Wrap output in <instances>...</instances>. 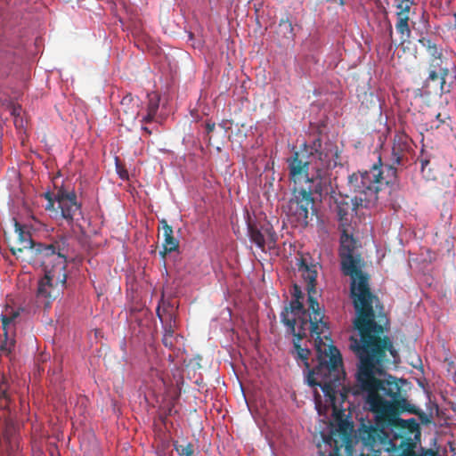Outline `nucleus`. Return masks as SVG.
I'll use <instances>...</instances> for the list:
<instances>
[{"label": "nucleus", "instance_id": "6", "mask_svg": "<svg viewBox=\"0 0 456 456\" xmlns=\"http://www.w3.org/2000/svg\"><path fill=\"white\" fill-rule=\"evenodd\" d=\"M14 228L17 233L15 245L10 248L17 258H22L33 265L52 264V258L58 253H69V245L66 237H61L50 244L35 243L29 232L14 219Z\"/></svg>", "mask_w": 456, "mask_h": 456}, {"label": "nucleus", "instance_id": "10", "mask_svg": "<svg viewBox=\"0 0 456 456\" xmlns=\"http://www.w3.org/2000/svg\"><path fill=\"white\" fill-rule=\"evenodd\" d=\"M353 425L348 420H339L338 428L331 431L328 443L333 447L331 456H342L341 450H345L346 456H354V439L352 436Z\"/></svg>", "mask_w": 456, "mask_h": 456}, {"label": "nucleus", "instance_id": "14", "mask_svg": "<svg viewBox=\"0 0 456 456\" xmlns=\"http://www.w3.org/2000/svg\"><path fill=\"white\" fill-rule=\"evenodd\" d=\"M248 233L250 240L256 244L262 251L265 250V246L269 248L275 247L277 235L273 231L272 227L261 226L257 224L248 221Z\"/></svg>", "mask_w": 456, "mask_h": 456}, {"label": "nucleus", "instance_id": "1", "mask_svg": "<svg viewBox=\"0 0 456 456\" xmlns=\"http://www.w3.org/2000/svg\"><path fill=\"white\" fill-rule=\"evenodd\" d=\"M373 312L375 313L374 310ZM355 314H357L356 312ZM381 319H383V316H380V319L377 322L374 314V322L380 325L383 330L380 338H387L390 343L386 345V348L383 349L382 355L379 359L373 358L370 355L371 353H367L369 361L365 362L363 355L360 354V352L354 347H352L353 340L358 342L361 338L360 332L354 326V322H353L354 329L357 334L356 336L351 335L349 338L348 347L359 360L356 373L357 387L353 390V394L357 395L360 391L366 392V405L374 413V423H361L358 428V436L361 438L363 429L372 428L379 430L377 432L379 436H402L403 435H413L414 437L420 436V427L415 419H403L399 417L400 413L404 411L416 413V410L414 406L408 403L407 399L402 397L401 387L397 382L388 379L382 380L375 376L383 372L384 363L387 361V352H389L393 357L396 354L393 342L387 336L384 335L385 328Z\"/></svg>", "mask_w": 456, "mask_h": 456}, {"label": "nucleus", "instance_id": "2", "mask_svg": "<svg viewBox=\"0 0 456 456\" xmlns=\"http://www.w3.org/2000/svg\"><path fill=\"white\" fill-rule=\"evenodd\" d=\"M324 315H314L313 322L301 321L297 330L289 331L293 338V354L296 361L307 370L306 382L312 387H320L326 402L333 412L338 411V395L341 403L346 397L343 386L345 371L342 355L331 344L329 327Z\"/></svg>", "mask_w": 456, "mask_h": 456}, {"label": "nucleus", "instance_id": "32", "mask_svg": "<svg viewBox=\"0 0 456 456\" xmlns=\"http://www.w3.org/2000/svg\"><path fill=\"white\" fill-rule=\"evenodd\" d=\"M45 198L47 200V201H49V198H53V197H52L50 192H45Z\"/></svg>", "mask_w": 456, "mask_h": 456}, {"label": "nucleus", "instance_id": "24", "mask_svg": "<svg viewBox=\"0 0 456 456\" xmlns=\"http://www.w3.org/2000/svg\"><path fill=\"white\" fill-rule=\"evenodd\" d=\"M418 41L423 47L426 48L428 53L430 56V59L443 58L442 48L438 47V45L430 38L421 37Z\"/></svg>", "mask_w": 456, "mask_h": 456}, {"label": "nucleus", "instance_id": "30", "mask_svg": "<svg viewBox=\"0 0 456 456\" xmlns=\"http://www.w3.org/2000/svg\"><path fill=\"white\" fill-rule=\"evenodd\" d=\"M215 126H216L215 123H207V125H206V130H207V132H208V133H211V132H213V131H214V129H215Z\"/></svg>", "mask_w": 456, "mask_h": 456}, {"label": "nucleus", "instance_id": "23", "mask_svg": "<svg viewBox=\"0 0 456 456\" xmlns=\"http://www.w3.org/2000/svg\"><path fill=\"white\" fill-rule=\"evenodd\" d=\"M278 37L293 41L295 38L294 27L289 20V17L282 18L279 21L277 31Z\"/></svg>", "mask_w": 456, "mask_h": 456}, {"label": "nucleus", "instance_id": "15", "mask_svg": "<svg viewBox=\"0 0 456 456\" xmlns=\"http://www.w3.org/2000/svg\"><path fill=\"white\" fill-rule=\"evenodd\" d=\"M20 315L18 310H14L12 306L6 305L5 309L0 315L2 321V328L4 330V339L1 341L0 350L3 353H11L14 346V338H12V328L14 326V321Z\"/></svg>", "mask_w": 456, "mask_h": 456}, {"label": "nucleus", "instance_id": "29", "mask_svg": "<svg viewBox=\"0 0 456 456\" xmlns=\"http://www.w3.org/2000/svg\"><path fill=\"white\" fill-rule=\"evenodd\" d=\"M56 200L55 198H49V201H47V204L45 205V210H55L54 205H55Z\"/></svg>", "mask_w": 456, "mask_h": 456}, {"label": "nucleus", "instance_id": "25", "mask_svg": "<svg viewBox=\"0 0 456 456\" xmlns=\"http://www.w3.org/2000/svg\"><path fill=\"white\" fill-rule=\"evenodd\" d=\"M173 445L179 456H195L194 444L191 442L185 440L175 441Z\"/></svg>", "mask_w": 456, "mask_h": 456}, {"label": "nucleus", "instance_id": "17", "mask_svg": "<svg viewBox=\"0 0 456 456\" xmlns=\"http://www.w3.org/2000/svg\"><path fill=\"white\" fill-rule=\"evenodd\" d=\"M412 2L411 0H400L396 4V17L397 22L395 28L401 35L403 41H406L411 36V29L409 27V12Z\"/></svg>", "mask_w": 456, "mask_h": 456}, {"label": "nucleus", "instance_id": "16", "mask_svg": "<svg viewBox=\"0 0 456 456\" xmlns=\"http://www.w3.org/2000/svg\"><path fill=\"white\" fill-rule=\"evenodd\" d=\"M55 200L61 210V216L68 222L71 223L76 215L80 214V205L77 201L74 191L60 189L55 195Z\"/></svg>", "mask_w": 456, "mask_h": 456}, {"label": "nucleus", "instance_id": "31", "mask_svg": "<svg viewBox=\"0 0 456 456\" xmlns=\"http://www.w3.org/2000/svg\"><path fill=\"white\" fill-rule=\"evenodd\" d=\"M142 129L143 131H145L146 133H148L149 134H151V130H150L149 127H147V126H142Z\"/></svg>", "mask_w": 456, "mask_h": 456}, {"label": "nucleus", "instance_id": "34", "mask_svg": "<svg viewBox=\"0 0 456 456\" xmlns=\"http://www.w3.org/2000/svg\"><path fill=\"white\" fill-rule=\"evenodd\" d=\"M369 97H370V98H371V100L374 98V96H373V94H369Z\"/></svg>", "mask_w": 456, "mask_h": 456}, {"label": "nucleus", "instance_id": "27", "mask_svg": "<svg viewBox=\"0 0 456 456\" xmlns=\"http://www.w3.org/2000/svg\"><path fill=\"white\" fill-rule=\"evenodd\" d=\"M419 161L420 163V171H421L423 176L426 177L427 179H435L436 176L432 173L431 168H429V167L428 168V167L430 164L429 159L422 156L419 159Z\"/></svg>", "mask_w": 456, "mask_h": 456}, {"label": "nucleus", "instance_id": "26", "mask_svg": "<svg viewBox=\"0 0 456 456\" xmlns=\"http://www.w3.org/2000/svg\"><path fill=\"white\" fill-rule=\"evenodd\" d=\"M11 403L10 394L8 392V385L4 377L0 382V409H7Z\"/></svg>", "mask_w": 456, "mask_h": 456}, {"label": "nucleus", "instance_id": "3", "mask_svg": "<svg viewBox=\"0 0 456 456\" xmlns=\"http://www.w3.org/2000/svg\"><path fill=\"white\" fill-rule=\"evenodd\" d=\"M339 257L342 273L351 278L350 296L357 313L354 326L361 336L358 342L353 340L352 347L363 355L365 362L369 361L367 353L379 359L390 342L387 338H380L382 327L373 320V304L378 297L370 290V275L362 270L363 261L357 250V241L346 231L340 238Z\"/></svg>", "mask_w": 456, "mask_h": 456}, {"label": "nucleus", "instance_id": "5", "mask_svg": "<svg viewBox=\"0 0 456 456\" xmlns=\"http://www.w3.org/2000/svg\"><path fill=\"white\" fill-rule=\"evenodd\" d=\"M333 151L322 147L321 139H315L312 144H304L298 151L286 159L289 177L295 185L306 182H330L329 170L331 166Z\"/></svg>", "mask_w": 456, "mask_h": 456}, {"label": "nucleus", "instance_id": "22", "mask_svg": "<svg viewBox=\"0 0 456 456\" xmlns=\"http://www.w3.org/2000/svg\"><path fill=\"white\" fill-rule=\"evenodd\" d=\"M121 110L127 116L128 118L135 119L138 116L137 102L131 94L125 95L120 102Z\"/></svg>", "mask_w": 456, "mask_h": 456}, {"label": "nucleus", "instance_id": "7", "mask_svg": "<svg viewBox=\"0 0 456 456\" xmlns=\"http://www.w3.org/2000/svg\"><path fill=\"white\" fill-rule=\"evenodd\" d=\"M69 253H58L52 258V264L39 265L44 268L45 276L39 281L37 298L48 307L59 294V287L67 281L66 266Z\"/></svg>", "mask_w": 456, "mask_h": 456}, {"label": "nucleus", "instance_id": "9", "mask_svg": "<svg viewBox=\"0 0 456 456\" xmlns=\"http://www.w3.org/2000/svg\"><path fill=\"white\" fill-rule=\"evenodd\" d=\"M449 77L448 61L446 58L429 59L428 68V77L424 81L423 87L433 86L439 89L442 94L449 93L452 89V82H447Z\"/></svg>", "mask_w": 456, "mask_h": 456}, {"label": "nucleus", "instance_id": "33", "mask_svg": "<svg viewBox=\"0 0 456 456\" xmlns=\"http://www.w3.org/2000/svg\"><path fill=\"white\" fill-rule=\"evenodd\" d=\"M319 398H320V395L316 392L315 393V400H316V402L318 401Z\"/></svg>", "mask_w": 456, "mask_h": 456}, {"label": "nucleus", "instance_id": "4", "mask_svg": "<svg viewBox=\"0 0 456 456\" xmlns=\"http://www.w3.org/2000/svg\"><path fill=\"white\" fill-rule=\"evenodd\" d=\"M395 180V171L392 167L387 168V174L379 166H372L370 170L357 172L348 178L349 186L358 193L354 199L346 195L334 197V211L342 225L349 222V215L357 208H369L378 200L379 191L393 183Z\"/></svg>", "mask_w": 456, "mask_h": 456}, {"label": "nucleus", "instance_id": "28", "mask_svg": "<svg viewBox=\"0 0 456 456\" xmlns=\"http://www.w3.org/2000/svg\"><path fill=\"white\" fill-rule=\"evenodd\" d=\"M292 296L294 297V298L303 299V293L301 291V288L297 284L293 286Z\"/></svg>", "mask_w": 456, "mask_h": 456}, {"label": "nucleus", "instance_id": "18", "mask_svg": "<svg viewBox=\"0 0 456 456\" xmlns=\"http://www.w3.org/2000/svg\"><path fill=\"white\" fill-rule=\"evenodd\" d=\"M315 209L303 207L293 202H288L287 205V215L294 218V220L300 225L306 226L309 223V216L314 215Z\"/></svg>", "mask_w": 456, "mask_h": 456}, {"label": "nucleus", "instance_id": "13", "mask_svg": "<svg viewBox=\"0 0 456 456\" xmlns=\"http://www.w3.org/2000/svg\"><path fill=\"white\" fill-rule=\"evenodd\" d=\"M299 271L301 272L302 277L304 281L306 282V290L308 294V309L311 310L314 315L317 316V314L320 315H324L323 312L321 310L319 303L317 301V289H316V278H317V269L315 265H308L302 262Z\"/></svg>", "mask_w": 456, "mask_h": 456}, {"label": "nucleus", "instance_id": "19", "mask_svg": "<svg viewBox=\"0 0 456 456\" xmlns=\"http://www.w3.org/2000/svg\"><path fill=\"white\" fill-rule=\"evenodd\" d=\"M163 229V251L160 252L163 257L167 254L176 251L179 248V241L174 237V232L171 225H169L166 219H162L159 222Z\"/></svg>", "mask_w": 456, "mask_h": 456}, {"label": "nucleus", "instance_id": "12", "mask_svg": "<svg viewBox=\"0 0 456 456\" xmlns=\"http://www.w3.org/2000/svg\"><path fill=\"white\" fill-rule=\"evenodd\" d=\"M313 322L314 314H308L304 308L302 299H292L281 314V322L287 326L289 331L297 330L301 321Z\"/></svg>", "mask_w": 456, "mask_h": 456}, {"label": "nucleus", "instance_id": "20", "mask_svg": "<svg viewBox=\"0 0 456 456\" xmlns=\"http://www.w3.org/2000/svg\"><path fill=\"white\" fill-rule=\"evenodd\" d=\"M157 315L160 319L162 322L164 321H169V325L165 327V331L162 338V342L167 347H172L174 346V329L171 325L172 321L174 320L173 314L167 310L164 309L163 311L160 310V307L159 306L157 308Z\"/></svg>", "mask_w": 456, "mask_h": 456}, {"label": "nucleus", "instance_id": "8", "mask_svg": "<svg viewBox=\"0 0 456 456\" xmlns=\"http://www.w3.org/2000/svg\"><path fill=\"white\" fill-rule=\"evenodd\" d=\"M330 190V182H306L299 185H295L292 190V196L289 199V202L307 207L309 208H314L315 197L318 196L320 200L327 194Z\"/></svg>", "mask_w": 456, "mask_h": 456}, {"label": "nucleus", "instance_id": "21", "mask_svg": "<svg viewBox=\"0 0 456 456\" xmlns=\"http://www.w3.org/2000/svg\"><path fill=\"white\" fill-rule=\"evenodd\" d=\"M159 100L160 99L158 94H148L147 114L142 118V123H150L153 121L159 107Z\"/></svg>", "mask_w": 456, "mask_h": 456}, {"label": "nucleus", "instance_id": "11", "mask_svg": "<svg viewBox=\"0 0 456 456\" xmlns=\"http://www.w3.org/2000/svg\"><path fill=\"white\" fill-rule=\"evenodd\" d=\"M411 150V139L404 132H397L393 139L391 164L383 165L381 158L379 156V163L373 166H379L384 171V175L387 174V168L392 167L395 171V180L388 186H393L397 183V168L395 166L403 165L404 160L407 159V154Z\"/></svg>", "mask_w": 456, "mask_h": 456}]
</instances>
